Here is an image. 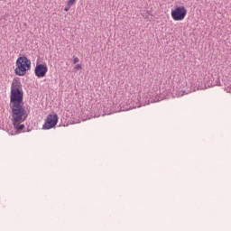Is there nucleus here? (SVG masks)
<instances>
[{"instance_id":"f257e3e1","label":"nucleus","mask_w":231,"mask_h":231,"mask_svg":"<svg viewBox=\"0 0 231 231\" xmlns=\"http://www.w3.org/2000/svg\"><path fill=\"white\" fill-rule=\"evenodd\" d=\"M23 88L21 87V81L14 79L11 88V104L13 111V118L14 124L17 122H24L28 118L26 110L23 107Z\"/></svg>"},{"instance_id":"f03ea898","label":"nucleus","mask_w":231,"mask_h":231,"mask_svg":"<svg viewBox=\"0 0 231 231\" xmlns=\"http://www.w3.org/2000/svg\"><path fill=\"white\" fill-rule=\"evenodd\" d=\"M32 69V60L26 56H21L16 60V68L14 69L15 75L18 77H24L27 71Z\"/></svg>"},{"instance_id":"7ed1b4c3","label":"nucleus","mask_w":231,"mask_h":231,"mask_svg":"<svg viewBox=\"0 0 231 231\" xmlns=\"http://www.w3.org/2000/svg\"><path fill=\"white\" fill-rule=\"evenodd\" d=\"M171 15L173 21H184L187 17V8L183 5L176 6L171 10Z\"/></svg>"},{"instance_id":"6e6552de","label":"nucleus","mask_w":231,"mask_h":231,"mask_svg":"<svg viewBox=\"0 0 231 231\" xmlns=\"http://www.w3.org/2000/svg\"><path fill=\"white\" fill-rule=\"evenodd\" d=\"M75 2H76V0H69L67 5H68V6H73V5H75Z\"/></svg>"},{"instance_id":"1a4fd4ad","label":"nucleus","mask_w":231,"mask_h":231,"mask_svg":"<svg viewBox=\"0 0 231 231\" xmlns=\"http://www.w3.org/2000/svg\"><path fill=\"white\" fill-rule=\"evenodd\" d=\"M79 58L73 57V64H77L79 62Z\"/></svg>"},{"instance_id":"20e7f679","label":"nucleus","mask_w":231,"mask_h":231,"mask_svg":"<svg viewBox=\"0 0 231 231\" xmlns=\"http://www.w3.org/2000/svg\"><path fill=\"white\" fill-rule=\"evenodd\" d=\"M59 123V116L57 114H51L47 116L44 125H42V129L50 130L53 129L55 125Z\"/></svg>"},{"instance_id":"39448f33","label":"nucleus","mask_w":231,"mask_h":231,"mask_svg":"<svg viewBox=\"0 0 231 231\" xmlns=\"http://www.w3.org/2000/svg\"><path fill=\"white\" fill-rule=\"evenodd\" d=\"M48 73V65L46 63H37L34 69V75L38 79H44Z\"/></svg>"},{"instance_id":"0eeeda50","label":"nucleus","mask_w":231,"mask_h":231,"mask_svg":"<svg viewBox=\"0 0 231 231\" xmlns=\"http://www.w3.org/2000/svg\"><path fill=\"white\" fill-rule=\"evenodd\" d=\"M22 122H14V117H13V124L14 126V129H16V131H23V129H24V125H17V124H21Z\"/></svg>"},{"instance_id":"9b49d317","label":"nucleus","mask_w":231,"mask_h":231,"mask_svg":"<svg viewBox=\"0 0 231 231\" xmlns=\"http://www.w3.org/2000/svg\"><path fill=\"white\" fill-rule=\"evenodd\" d=\"M76 69H82V65H80V64H77L76 65Z\"/></svg>"},{"instance_id":"9d476101","label":"nucleus","mask_w":231,"mask_h":231,"mask_svg":"<svg viewBox=\"0 0 231 231\" xmlns=\"http://www.w3.org/2000/svg\"><path fill=\"white\" fill-rule=\"evenodd\" d=\"M71 8V6L68 5L64 8L65 12H69V9Z\"/></svg>"},{"instance_id":"423d86ee","label":"nucleus","mask_w":231,"mask_h":231,"mask_svg":"<svg viewBox=\"0 0 231 231\" xmlns=\"http://www.w3.org/2000/svg\"><path fill=\"white\" fill-rule=\"evenodd\" d=\"M106 109L105 103L103 102H97L96 103V106L94 107V111H104Z\"/></svg>"}]
</instances>
